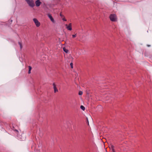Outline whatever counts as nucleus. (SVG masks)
<instances>
[{
  "mask_svg": "<svg viewBox=\"0 0 152 152\" xmlns=\"http://www.w3.org/2000/svg\"><path fill=\"white\" fill-rule=\"evenodd\" d=\"M110 18L112 21H117V18L115 14H111L110 16Z\"/></svg>",
  "mask_w": 152,
  "mask_h": 152,
  "instance_id": "nucleus-1",
  "label": "nucleus"
},
{
  "mask_svg": "<svg viewBox=\"0 0 152 152\" xmlns=\"http://www.w3.org/2000/svg\"><path fill=\"white\" fill-rule=\"evenodd\" d=\"M29 6L33 7L34 6V2L33 0H26Z\"/></svg>",
  "mask_w": 152,
  "mask_h": 152,
  "instance_id": "nucleus-2",
  "label": "nucleus"
},
{
  "mask_svg": "<svg viewBox=\"0 0 152 152\" xmlns=\"http://www.w3.org/2000/svg\"><path fill=\"white\" fill-rule=\"evenodd\" d=\"M33 20L37 27H39L40 26V22L36 18H34Z\"/></svg>",
  "mask_w": 152,
  "mask_h": 152,
  "instance_id": "nucleus-3",
  "label": "nucleus"
},
{
  "mask_svg": "<svg viewBox=\"0 0 152 152\" xmlns=\"http://www.w3.org/2000/svg\"><path fill=\"white\" fill-rule=\"evenodd\" d=\"M65 26L66 28L69 31L72 30V24L71 23H70L68 25L66 24Z\"/></svg>",
  "mask_w": 152,
  "mask_h": 152,
  "instance_id": "nucleus-4",
  "label": "nucleus"
},
{
  "mask_svg": "<svg viewBox=\"0 0 152 152\" xmlns=\"http://www.w3.org/2000/svg\"><path fill=\"white\" fill-rule=\"evenodd\" d=\"M41 4V2L39 0H37L35 1L36 6L37 7H39Z\"/></svg>",
  "mask_w": 152,
  "mask_h": 152,
  "instance_id": "nucleus-5",
  "label": "nucleus"
},
{
  "mask_svg": "<svg viewBox=\"0 0 152 152\" xmlns=\"http://www.w3.org/2000/svg\"><path fill=\"white\" fill-rule=\"evenodd\" d=\"M53 87L55 93L58 91V90L56 87V86L55 83H53Z\"/></svg>",
  "mask_w": 152,
  "mask_h": 152,
  "instance_id": "nucleus-6",
  "label": "nucleus"
},
{
  "mask_svg": "<svg viewBox=\"0 0 152 152\" xmlns=\"http://www.w3.org/2000/svg\"><path fill=\"white\" fill-rule=\"evenodd\" d=\"M48 16L49 18L50 19V20L52 21V22L53 23H54L55 22L54 20V19L53 18L51 15L50 14H48Z\"/></svg>",
  "mask_w": 152,
  "mask_h": 152,
  "instance_id": "nucleus-7",
  "label": "nucleus"
},
{
  "mask_svg": "<svg viewBox=\"0 0 152 152\" xmlns=\"http://www.w3.org/2000/svg\"><path fill=\"white\" fill-rule=\"evenodd\" d=\"M63 51L66 53H68L69 51L68 50L65 48H63Z\"/></svg>",
  "mask_w": 152,
  "mask_h": 152,
  "instance_id": "nucleus-8",
  "label": "nucleus"
},
{
  "mask_svg": "<svg viewBox=\"0 0 152 152\" xmlns=\"http://www.w3.org/2000/svg\"><path fill=\"white\" fill-rule=\"evenodd\" d=\"M28 69H29V70H28V73L29 74H30L31 73V66H28Z\"/></svg>",
  "mask_w": 152,
  "mask_h": 152,
  "instance_id": "nucleus-9",
  "label": "nucleus"
},
{
  "mask_svg": "<svg viewBox=\"0 0 152 152\" xmlns=\"http://www.w3.org/2000/svg\"><path fill=\"white\" fill-rule=\"evenodd\" d=\"M114 148V147L112 145L111 146V149L113 152H115Z\"/></svg>",
  "mask_w": 152,
  "mask_h": 152,
  "instance_id": "nucleus-10",
  "label": "nucleus"
},
{
  "mask_svg": "<svg viewBox=\"0 0 152 152\" xmlns=\"http://www.w3.org/2000/svg\"><path fill=\"white\" fill-rule=\"evenodd\" d=\"M80 108L83 110H85V107L83 106H81Z\"/></svg>",
  "mask_w": 152,
  "mask_h": 152,
  "instance_id": "nucleus-11",
  "label": "nucleus"
},
{
  "mask_svg": "<svg viewBox=\"0 0 152 152\" xmlns=\"http://www.w3.org/2000/svg\"><path fill=\"white\" fill-rule=\"evenodd\" d=\"M83 92L81 91H80L79 92V95H81L82 94Z\"/></svg>",
  "mask_w": 152,
  "mask_h": 152,
  "instance_id": "nucleus-12",
  "label": "nucleus"
},
{
  "mask_svg": "<svg viewBox=\"0 0 152 152\" xmlns=\"http://www.w3.org/2000/svg\"><path fill=\"white\" fill-rule=\"evenodd\" d=\"M70 65L71 66V67L72 68H73V63H71L70 64Z\"/></svg>",
  "mask_w": 152,
  "mask_h": 152,
  "instance_id": "nucleus-13",
  "label": "nucleus"
},
{
  "mask_svg": "<svg viewBox=\"0 0 152 152\" xmlns=\"http://www.w3.org/2000/svg\"><path fill=\"white\" fill-rule=\"evenodd\" d=\"M19 44L20 45V48L21 49L22 48V46L21 43L20 42H19Z\"/></svg>",
  "mask_w": 152,
  "mask_h": 152,
  "instance_id": "nucleus-14",
  "label": "nucleus"
},
{
  "mask_svg": "<svg viewBox=\"0 0 152 152\" xmlns=\"http://www.w3.org/2000/svg\"><path fill=\"white\" fill-rule=\"evenodd\" d=\"M76 36H77L76 34H74V35H72V37L73 38H75V37H76Z\"/></svg>",
  "mask_w": 152,
  "mask_h": 152,
  "instance_id": "nucleus-15",
  "label": "nucleus"
},
{
  "mask_svg": "<svg viewBox=\"0 0 152 152\" xmlns=\"http://www.w3.org/2000/svg\"><path fill=\"white\" fill-rule=\"evenodd\" d=\"M62 19L63 20H64V21H66V19L64 17Z\"/></svg>",
  "mask_w": 152,
  "mask_h": 152,
  "instance_id": "nucleus-16",
  "label": "nucleus"
},
{
  "mask_svg": "<svg viewBox=\"0 0 152 152\" xmlns=\"http://www.w3.org/2000/svg\"><path fill=\"white\" fill-rule=\"evenodd\" d=\"M60 16H61L62 18V17H64V16H63V15H62L61 14V13H60Z\"/></svg>",
  "mask_w": 152,
  "mask_h": 152,
  "instance_id": "nucleus-17",
  "label": "nucleus"
},
{
  "mask_svg": "<svg viewBox=\"0 0 152 152\" xmlns=\"http://www.w3.org/2000/svg\"><path fill=\"white\" fill-rule=\"evenodd\" d=\"M147 45V46L148 47H150V46H151V45Z\"/></svg>",
  "mask_w": 152,
  "mask_h": 152,
  "instance_id": "nucleus-18",
  "label": "nucleus"
}]
</instances>
